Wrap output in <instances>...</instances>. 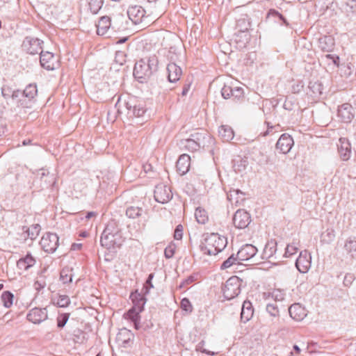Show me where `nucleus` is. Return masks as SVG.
Returning <instances> with one entry per match:
<instances>
[{
	"instance_id": "obj_1",
	"label": "nucleus",
	"mask_w": 356,
	"mask_h": 356,
	"mask_svg": "<svg viewBox=\"0 0 356 356\" xmlns=\"http://www.w3.org/2000/svg\"><path fill=\"white\" fill-rule=\"evenodd\" d=\"M227 238L218 233H204L202 236L200 245L204 254L216 255L227 246Z\"/></svg>"
},
{
	"instance_id": "obj_2",
	"label": "nucleus",
	"mask_w": 356,
	"mask_h": 356,
	"mask_svg": "<svg viewBox=\"0 0 356 356\" xmlns=\"http://www.w3.org/2000/svg\"><path fill=\"white\" fill-rule=\"evenodd\" d=\"M159 60L156 55L142 58L134 65L133 74L139 82L146 81L154 72L157 71Z\"/></svg>"
},
{
	"instance_id": "obj_3",
	"label": "nucleus",
	"mask_w": 356,
	"mask_h": 356,
	"mask_svg": "<svg viewBox=\"0 0 356 356\" xmlns=\"http://www.w3.org/2000/svg\"><path fill=\"white\" fill-rule=\"evenodd\" d=\"M100 243L102 246L108 250L120 248L122 245V236L114 222H110L106 225L102 234Z\"/></svg>"
},
{
	"instance_id": "obj_4",
	"label": "nucleus",
	"mask_w": 356,
	"mask_h": 356,
	"mask_svg": "<svg viewBox=\"0 0 356 356\" xmlns=\"http://www.w3.org/2000/svg\"><path fill=\"white\" fill-rule=\"evenodd\" d=\"M115 107L119 113L127 112V115L129 118H139L143 116L146 112V109L143 103L138 102L134 98H129L127 101H122L119 97L115 104Z\"/></svg>"
},
{
	"instance_id": "obj_5",
	"label": "nucleus",
	"mask_w": 356,
	"mask_h": 356,
	"mask_svg": "<svg viewBox=\"0 0 356 356\" xmlns=\"http://www.w3.org/2000/svg\"><path fill=\"white\" fill-rule=\"evenodd\" d=\"M242 282V280L237 276L229 277L222 288L224 297L227 300H231L238 296L241 293Z\"/></svg>"
},
{
	"instance_id": "obj_6",
	"label": "nucleus",
	"mask_w": 356,
	"mask_h": 356,
	"mask_svg": "<svg viewBox=\"0 0 356 356\" xmlns=\"http://www.w3.org/2000/svg\"><path fill=\"white\" fill-rule=\"evenodd\" d=\"M257 248L252 244H245L238 250V259L241 261H250L253 264L259 263L257 259Z\"/></svg>"
},
{
	"instance_id": "obj_7",
	"label": "nucleus",
	"mask_w": 356,
	"mask_h": 356,
	"mask_svg": "<svg viewBox=\"0 0 356 356\" xmlns=\"http://www.w3.org/2000/svg\"><path fill=\"white\" fill-rule=\"evenodd\" d=\"M40 244L44 251L49 253H53L56 250L58 246V236L54 233H46L42 237Z\"/></svg>"
},
{
	"instance_id": "obj_8",
	"label": "nucleus",
	"mask_w": 356,
	"mask_h": 356,
	"mask_svg": "<svg viewBox=\"0 0 356 356\" xmlns=\"http://www.w3.org/2000/svg\"><path fill=\"white\" fill-rule=\"evenodd\" d=\"M129 19L134 24H140L145 22L147 18L145 10L140 6H130L127 11Z\"/></svg>"
},
{
	"instance_id": "obj_9",
	"label": "nucleus",
	"mask_w": 356,
	"mask_h": 356,
	"mask_svg": "<svg viewBox=\"0 0 356 356\" xmlns=\"http://www.w3.org/2000/svg\"><path fill=\"white\" fill-rule=\"evenodd\" d=\"M154 197L156 202L165 204L172 198V193L169 186L159 184L154 189Z\"/></svg>"
},
{
	"instance_id": "obj_10",
	"label": "nucleus",
	"mask_w": 356,
	"mask_h": 356,
	"mask_svg": "<svg viewBox=\"0 0 356 356\" xmlns=\"http://www.w3.org/2000/svg\"><path fill=\"white\" fill-rule=\"evenodd\" d=\"M42 41L38 38L26 37L23 41L22 47L27 53L35 55L40 54L41 51H42Z\"/></svg>"
},
{
	"instance_id": "obj_11",
	"label": "nucleus",
	"mask_w": 356,
	"mask_h": 356,
	"mask_svg": "<svg viewBox=\"0 0 356 356\" xmlns=\"http://www.w3.org/2000/svg\"><path fill=\"white\" fill-rule=\"evenodd\" d=\"M277 241L275 239H270L268 241L263 250L261 258V259L269 260L270 262H276L277 261V257L276 255L277 252Z\"/></svg>"
},
{
	"instance_id": "obj_12",
	"label": "nucleus",
	"mask_w": 356,
	"mask_h": 356,
	"mask_svg": "<svg viewBox=\"0 0 356 356\" xmlns=\"http://www.w3.org/2000/svg\"><path fill=\"white\" fill-rule=\"evenodd\" d=\"M312 256L307 251H301L296 261V266L301 273H306L311 267Z\"/></svg>"
},
{
	"instance_id": "obj_13",
	"label": "nucleus",
	"mask_w": 356,
	"mask_h": 356,
	"mask_svg": "<svg viewBox=\"0 0 356 356\" xmlns=\"http://www.w3.org/2000/svg\"><path fill=\"white\" fill-rule=\"evenodd\" d=\"M197 142L199 149L200 148L210 147L214 144V138L207 131L196 132L191 134Z\"/></svg>"
},
{
	"instance_id": "obj_14",
	"label": "nucleus",
	"mask_w": 356,
	"mask_h": 356,
	"mask_svg": "<svg viewBox=\"0 0 356 356\" xmlns=\"http://www.w3.org/2000/svg\"><path fill=\"white\" fill-rule=\"evenodd\" d=\"M250 214L243 209L237 210L233 217L234 226L238 229H244L250 223Z\"/></svg>"
},
{
	"instance_id": "obj_15",
	"label": "nucleus",
	"mask_w": 356,
	"mask_h": 356,
	"mask_svg": "<svg viewBox=\"0 0 356 356\" xmlns=\"http://www.w3.org/2000/svg\"><path fill=\"white\" fill-rule=\"evenodd\" d=\"M337 116L342 122L349 123L354 118V108L350 104H343L338 108Z\"/></svg>"
},
{
	"instance_id": "obj_16",
	"label": "nucleus",
	"mask_w": 356,
	"mask_h": 356,
	"mask_svg": "<svg viewBox=\"0 0 356 356\" xmlns=\"http://www.w3.org/2000/svg\"><path fill=\"white\" fill-rule=\"evenodd\" d=\"M293 145V140L292 137L287 134H283L278 139L275 147L282 154H287Z\"/></svg>"
},
{
	"instance_id": "obj_17",
	"label": "nucleus",
	"mask_w": 356,
	"mask_h": 356,
	"mask_svg": "<svg viewBox=\"0 0 356 356\" xmlns=\"http://www.w3.org/2000/svg\"><path fill=\"white\" fill-rule=\"evenodd\" d=\"M48 318L47 308L35 307L27 314V319L35 324H39Z\"/></svg>"
},
{
	"instance_id": "obj_18",
	"label": "nucleus",
	"mask_w": 356,
	"mask_h": 356,
	"mask_svg": "<svg viewBox=\"0 0 356 356\" xmlns=\"http://www.w3.org/2000/svg\"><path fill=\"white\" fill-rule=\"evenodd\" d=\"M337 146L341 159L343 161H348L351 155V145L349 140L346 138H340Z\"/></svg>"
},
{
	"instance_id": "obj_19",
	"label": "nucleus",
	"mask_w": 356,
	"mask_h": 356,
	"mask_svg": "<svg viewBox=\"0 0 356 356\" xmlns=\"http://www.w3.org/2000/svg\"><path fill=\"white\" fill-rule=\"evenodd\" d=\"M40 55V62L41 66L47 70H54L56 61L54 55L49 51H41Z\"/></svg>"
},
{
	"instance_id": "obj_20",
	"label": "nucleus",
	"mask_w": 356,
	"mask_h": 356,
	"mask_svg": "<svg viewBox=\"0 0 356 356\" xmlns=\"http://www.w3.org/2000/svg\"><path fill=\"white\" fill-rule=\"evenodd\" d=\"M190 164V156L186 154H181L176 163L177 171L180 175H185L189 170Z\"/></svg>"
},
{
	"instance_id": "obj_21",
	"label": "nucleus",
	"mask_w": 356,
	"mask_h": 356,
	"mask_svg": "<svg viewBox=\"0 0 356 356\" xmlns=\"http://www.w3.org/2000/svg\"><path fill=\"white\" fill-rule=\"evenodd\" d=\"M168 79L170 82L174 83L179 80L182 70L175 63L171 62L167 66Z\"/></svg>"
},
{
	"instance_id": "obj_22",
	"label": "nucleus",
	"mask_w": 356,
	"mask_h": 356,
	"mask_svg": "<svg viewBox=\"0 0 356 356\" xmlns=\"http://www.w3.org/2000/svg\"><path fill=\"white\" fill-rule=\"evenodd\" d=\"M133 333L131 332V330L125 327L120 329L116 337L117 341L119 343V344L123 346L124 347L129 346V343L133 340Z\"/></svg>"
},
{
	"instance_id": "obj_23",
	"label": "nucleus",
	"mask_w": 356,
	"mask_h": 356,
	"mask_svg": "<svg viewBox=\"0 0 356 356\" xmlns=\"http://www.w3.org/2000/svg\"><path fill=\"white\" fill-rule=\"evenodd\" d=\"M36 263L35 259L31 253H27L24 257L17 261V267L19 270H27L33 267Z\"/></svg>"
},
{
	"instance_id": "obj_24",
	"label": "nucleus",
	"mask_w": 356,
	"mask_h": 356,
	"mask_svg": "<svg viewBox=\"0 0 356 356\" xmlns=\"http://www.w3.org/2000/svg\"><path fill=\"white\" fill-rule=\"evenodd\" d=\"M334 44V39L331 35H323L318 39V47L323 51L331 52Z\"/></svg>"
},
{
	"instance_id": "obj_25",
	"label": "nucleus",
	"mask_w": 356,
	"mask_h": 356,
	"mask_svg": "<svg viewBox=\"0 0 356 356\" xmlns=\"http://www.w3.org/2000/svg\"><path fill=\"white\" fill-rule=\"evenodd\" d=\"M254 314V309L252 303L249 300H245L243 303L241 312V321L245 323L249 321Z\"/></svg>"
},
{
	"instance_id": "obj_26",
	"label": "nucleus",
	"mask_w": 356,
	"mask_h": 356,
	"mask_svg": "<svg viewBox=\"0 0 356 356\" xmlns=\"http://www.w3.org/2000/svg\"><path fill=\"white\" fill-rule=\"evenodd\" d=\"M130 298L133 302L132 307L136 308L139 312H143L146 302V298L144 297V295L136 291L131 293Z\"/></svg>"
},
{
	"instance_id": "obj_27",
	"label": "nucleus",
	"mask_w": 356,
	"mask_h": 356,
	"mask_svg": "<svg viewBox=\"0 0 356 356\" xmlns=\"http://www.w3.org/2000/svg\"><path fill=\"white\" fill-rule=\"evenodd\" d=\"M290 316L297 321H300L306 316L305 309L300 306V304H293L289 308Z\"/></svg>"
},
{
	"instance_id": "obj_28",
	"label": "nucleus",
	"mask_w": 356,
	"mask_h": 356,
	"mask_svg": "<svg viewBox=\"0 0 356 356\" xmlns=\"http://www.w3.org/2000/svg\"><path fill=\"white\" fill-rule=\"evenodd\" d=\"M343 248L352 259L356 260V237L348 238L345 241Z\"/></svg>"
},
{
	"instance_id": "obj_29",
	"label": "nucleus",
	"mask_w": 356,
	"mask_h": 356,
	"mask_svg": "<svg viewBox=\"0 0 356 356\" xmlns=\"http://www.w3.org/2000/svg\"><path fill=\"white\" fill-rule=\"evenodd\" d=\"M111 26V19L108 16H103L100 18L97 24V33L99 35H104Z\"/></svg>"
},
{
	"instance_id": "obj_30",
	"label": "nucleus",
	"mask_w": 356,
	"mask_h": 356,
	"mask_svg": "<svg viewBox=\"0 0 356 356\" xmlns=\"http://www.w3.org/2000/svg\"><path fill=\"white\" fill-rule=\"evenodd\" d=\"M219 136L225 142H229L234 138V131L229 126L222 125L218 130Z\"/></svg>"
},
{
	"instance_id": "obj_31",
	"label": "nucleus",
	"mask_w": 356,
	"mask_h": 356,
	"mask_svg": "<svg viewBox=\"0 0 356 356\" xmlns=\"http://www.w3.org/2000/svg\"><path fill=\"white\" fill-rule=\"evenodd\" d=\"M179 145L181 148L185 149L190 152H195L199 150L197 142L191 136L189 138L180 140Z\"/></svg>"
},
{
	"instance_id": "obj_32",
	"label": "nucleus",
	"mask_w": 356,
	"mask_h": 356,
	"mask_svg": "<svg viewBox=\"0 0 356 356\" xmlns=\"http://www.w3.org/2000/svg\"><path fill=\"white\" fill-rule=\"evenodd\" d=\"M146 210L140 207L130 206L126 209V216L129 218H137L146 214Z\"/></svg>"
},
{
	"instance_id": "obj_33",
	"label": "nucleus",
	"mask_w": 356,
	"mask_h": 356,
	"mask_svg": "<svg viewBox=\"0 0 356 356\" xmlns=\"http://www.w3.org/2000/svg\"><path fill=\"white\" fill-rule=\"evenodd\" d=\"M38 175L40 177L42 181L44 183V186L48 187L54 183V177L53 175H50L49 172L45 169H40Z\"/></svg>"
},
{
	"instance_id": "obj_34",
	"label": "nucleus",
	"mask_w": 356,
	"mask_h": 356,
	"mask_svg": "<svg viewBox=\"0 0 356 356\" xmlns=\"http://www.w3.org/2000/svg\"><path fill=\"white\" fill-rule=\"evenodd\" d=\"M248 165V161L246 158H241L237 156L233 160V168L235 172H241L244 171Z\"/></svg>"
},
{
	"instance_id": "obj_35",
	"label": "nucleus",
	"mask_w": 356,
	"mask_h": 356,
	"mask_svg": "<svg viewBox=\"0 0 356 356\" xmlns=\"http://www.w3.org/2000/svg\"><path fill=\"white\" fill-rule=\"evenodd\" d=\"M195 217L199 224L204 225L209 220V216L205 209L197 207L195 212Z\"/></svg>"
},
{
	"instance_id": "obj_36",
	"label": "nucleus",
	"mask_w": 356,
	"mask_h": 356,
	"mask_svg": "<svg viewBox=\"0 0 356 356\" xmlns=\"http://www.w3.org/2000/svg\"><path fill=\"white\" fill-rule=\"evenodd\" d=\"M335 238V231L333 228H327L322 233L321 241L323 243L330 244Z\"/></svg>"
},
{
	"instance_id": "obj_37",
	"label": "nucleus",
	"mask_w": 356,
	"mask_h": 356,
	"mask_svg": "<svg viewBox=\"0 0 356 356\" xmlns=\"http://www.w3.org/2000/svg\"><path fill=\"white\" fill-rule=\"evenodd\" d=\"M3 305L6 308H10L13 305L14 295L9 291H3L1 296Z\"/></svg>"
},
{
	"instance_id": "obj_38",
	"label": "nucleus",
	"mask_w": 356,
	"mask_h": 356,
	"mask_svg": "<svg viewBox=\"0 0 356 356\" xmlns=\"http://www.w3.org/2000/svg\"><path fill=\"white\" fill-rule=\"evenodd\" d=\"M236 264H241V261L238 259V254L236 255L232 254L225 261H223V263L221 264L220 268L227 269Z\"/></svg>"
},
{
	"instance_id": "obj_39",
	"label": "nucleus",
	"mask_w": 356,
	"mask_h": 356,
	"mask_svg": "<svg viewBox=\"0 0 356 356\" xmlns=\"http://www.w3.org/2000/svg\"><path fill=\"white\" fill-rule=\"evenodd\" d=\"M72 270L65 268L60 271V280L63 284L70 283L72 281Z\"/></svg>"
},
{
	"instance_id": "obj_40",
	"label": "nucleus",
	"mask_w": 356,
	"mask_h": 356,
	"mask_svg": "<svg viewBox=\"0 0 356 356\" xmlns=\"http://www.w3.org/2000/svg\"><path fill=\"white\" fill-rule=\"evenodd\" d=\"M40 230V225L39 224H34L29 227L26 232L30 239L35 240L39 235Z\"/></svg>"
},
{
	"instance_id": "obj_41",
	"label": "nucleus",
	"mask_w": 356,
	"mask_h": 356,
	"mask_svg": "<svg viewBox=\"0 0 356 356\" xmlns=\"http://www.w3.org/2000/svg\"><path fill=\"white\" fill-rule=\"evenodd\" d=\"M141 312L138 311L136 308L131 307L128 310L127 312L124 313L123 317L124 319L130 320L131 321L140 320V313Z\"/></svg>"
},
{
	"instance_id": "obj_42",
	"label": "nucleus",
	"mask_w": 356,
	"mask_h": 356,
	"mask_svg": "<svg viewBox=\"0 0 356 356\" xmlns=\"http://www.w3.org/2000/svg\"><path fill=\"white\" fill-rule=\"evenodd\" d=\"M38 90L35 84H29L26 87L24 90L22 94L24 97L29 98V99H33L35 96L37 95Z\"/></svg>"
},
{
	"instance_id": "obj_43",
	"label": "nucleus",
	"mask_w": 356,
	"mask_h": 356,
	"mask_svg": "<svg viewBox=\"0 0 356 356\" xmlns=\"http://www.w3.org/2000/svg\"><path fill=\"white\" fill-rule=\"evenodd\" d=\"M298 250H299L298 243L293 242L290 244H288L285 249V253H284V257H291L293 254H296Z\"/></svg>"
},
{
	"instance_id": "obj_44",
	"label": "nucleus",
	"mask_w": 356,
	"mask_h": 356,
	"mask_svg": "<svg viewBox=\"0 0 356 356\" xmlns=\"http://www.w3.org/2000/svg\"><path fill=\"white\" fill-rule=\"evenodd\" d=\"M104 3V0H89V8L92 14H97L101 9Z\"/></svg>"
},
{
	"instance_id": "obj_45",
	"label": "nucleus",
	"mask_w": 356,
	"mask_h": 356,
	"mask_svg": "<svg viewBox=\"0 0 356 356\" xmlns=\"http://www.w3.org/2000/svg\"><path fill=\"white\" fill-rule=\"evenodd\" d=\"M70 303V298L66 295H58L56 305L59 307H66Z\"/></svg>"
},
{
	"instance_id": "obj_46",
	"label": "nucleus",
	"mask_w": 356,
	"mask_h": 356,
	"mask_svg": "<svg viewBox=\"0 0 356 356\" xmlns=\"http://www.w3.org/2000/svg\"><path fill=\"white\" fill-rule=\"evenodd\" d=\"M232 96L235 100H241L244 98V91L243 89L241 87H234L233 88Z\"/></svg>"
},
{
	"instance_id": "obj_47",
	"label": "nucleus",
	"mask_w": 356,
	"mask_h": 356,
	"mask_svg": "<svg viewBox=\"0 0 356 356\" xmlns=\"http://www.w3.org/2000/svg\"><path fill=\"white\" fill-rule=\"evenodd\" d=\"M70 317V314L63 313L60 314L57 317V326L59 328H63L67 323Z\"/></svg>"
},
{
	"instance_id": "obj_48",
	"label": "nucleus",
	"mask_w": 356,
	"mask_h": 356,
	"mask_svg": "<svg viewBox=\"0 0 356 356\" xmlns=\"http://www.w3.org/2000/svg\"><path fill=\"white\" fill-rule=\"evenodd\" d=\"M176 245L171 242L164 250V255L166 259L172 258L175 252Z\"/></svg>"
},
{
	"instance_id": "obj_49",
	"label": "nucleus",
	"mask_w": 356,
	"mask_h": 356,
	"mask_svg": "<svg viewBox=\"0 0 356 356\" xmlns=\"http://www.w3.org/2000/svg\"><path fill=\"white\" fill-rule=\"evenodd\" d=\"M272 298L275 301H282L284 299L285 293L281 289H274L270 293Z\"/></svg>"
},
{
	"instance_id": "obj_50",
	"label": "nucleus",
	"mask_w": 356,
	"mask_h": 356,
	"mask_svg": "<svg viewBox=\"0 0 356 356\" xmlns=\"http://www.w3.org/2000/svg\"><path fill=\"white\" fill-rule=\"evenodd\" d=\"M154 273H150L148 275V278L146 280V282L143 286V291L144 294H147L149 292L150 289L154 287L152 282V280L154 278Z\"/></svg>"
},
{
	"instance_id": "obj_51",
	"label": "nucleus",
	"mask_w": 356,
	"mask_h": 356,
	"mask_svg": "<svg viewBox=\"0 0 356 356\" xmlns=\"http://www.w3.org/2000/svg\"><path fill=\"white\" fill-rule=\"evenodd\" d=\"M345 10L346 13H356V0H348L345 3Z\"/></svg>"
},
{
	"instance_id": "obj_52",
	"label": "nucleus",
	"mask_w": 356,
	"mask_h": 356,
	"mask_svg": "<svg viewBox=\"0 0 356 356\" xmlns=\"http://www.w3.org/2000/svg\"><path fill=\"white\" fill-rule=\"evenodd\" d=\"M266 311L271 316L275 317L279 315L278 307L275 304L268 303L266 305Z\"/></svg>"
},
{
	"instance_id": "obj_53",
	"label": "nucleus",
	"mask_w": 356,
	"mask_h": 356,
	"mask_svg": "<svg viewBox=\"0 0 356 356\" xmlns=\"http://www.w3.org/2000/svg\"><path fill=\"white\" fill-rule=\"evenodd\" d=\"M233 87L225 85L221 90V95L225 99L231 98Z\"/></svg>"
},
{
	"instance_id": "obj_54",
	"label": "nucleus",
	"mask_w": 356,
	"mask_h": 356,
	"mask_svg": "<svg viewBox=\"0 0 356 356\" xmlns=\"http://www.w3.org/2000/svg\"><path fill=\"white\" fill-rule=\"evenodd\" d=\"M181 307L183 310L186 311V312H191L193 309L191 302L186 298H183L181 300Z\"/></svg>"
},
{
	"instance_id": "obj_55",
	"label": "nucleus",
	"mask_w": 356,
	"mask_h": 356,
	"mask_svg": "<svg viewBox=\"0 0 356 356\" xmlns=\"http://www.w3.org/2000/svg\"><path fill=\"white\" fill-rule=\"evenodd\" d=\"M355 280V276L353 273H346L344 279H343V284L346 286H350L354 280Z\"/></svg>"
},
{
	"instance_id": "obj_56",
	"label": "nucleus",
	"mask_w": 356,
	"mask_h": 356,
	"mask_svg": "<svg viewBox=\"0 0 356 356\" xmlns=\"http://www.w3.org/2000/svg\"><path fill=\"white\" fill-rule=\"evenodd\" d=\"M183 236V227L181 225H179L176 227L175 233H174V238L176 240H180L182 238Z\"/></svg>"
},
{
	"instance_id": "obj_57",
	"label": "nucleus",
	"mask_w": 356,
	"mask_h": 356,
	"mask_svg": "<svg viewBox=\"0 0 356 356\" xmlns=\"http://www.w3.org/2000/svg\"><path fill=\"white\" fill-rule=\"evenodd\" d=\"M268 15L274 16V17H278L280 19L283 21L284 24L286 26L289 25V23L287 22V21L284 18V17L282 14H280L279 12H277V10H270V11L268 13Z\"/></svg>"
},
{
	"instance_id": "obj_58",
	"label": "nucleus",
	"mask_w": 356,
	"mask_h": 356,
	"mask_svg": "<svg viewBox=\"0 0 356 356\" xmlns=\"http://www.w3.org/2000/svg\"><path fill=\"white\" fill-rule=\"evenodd\" d=\"M195 280L194 277L191 275L188 277L186 280H183L181 283L179 284V288H185L187 285L191 284Z\"/></svg>"
},
{
	"instance_id": "obj_59",
	"label": "nucleus",
	"mask_w": 356,
	"mask_h": 356,
	"mask_svg": "<svg viewBox=\"0 0 356 356\" xmlns=\"http://www.w3.org/2000/svg\"><path fill=\"white\" fill-rule=\"evenodd\" d=\"M1 95L2 96L5 98V99H7L9 97H11V90L10 88H5V87H3L1 88Z\"/></svg>"
},
{
	"instance_id": "obj_60",
	"label": "nucleus",
	"mask_w": 356,
	"mask_h": 356,
	"mask_svg": "<svg viewBox=\"0 0 356 356\" xmlns=\"http://www.w3.org/2000/svg\"><path fill=\"white\" fill-rule=\"evenodd\" d=\"M326 58H327L329 59H332L334 64H335L336 65H339V56H333L331 54H327Z\"/></svg>"
},
{
	"instance_id": "obj_61",
	"label": "nucleus",
	"mask_w": 356,
	"mask_h": 356,
	"mask_svg": "<svg viewBox=\"0 0 356 356\" xmlns=\"http://www.w3.org/2000/svg\"><path fill=\"white\" fill-rule=\"evenodd\" d=\"M21 94V92L19 90H14L11 91V97L13 99H16L19 97V95Z\"/></svg>"
},
{
	"instance_id": "obj_62",
	"label": "nucleus",
	"mask_w": 356,
	"mask_h": 356,
	"mask_svg": "<svg viewBox=\"0 0 356 356\" xmlns=\"http://www.w3.org/2000/svg\"><path fill=\"white\" fill-rule=\"evenodd\" d=\"M82 245L81 243H73L72 245L71 249L73 250H79L81 249Z\"/></svg>"
},
{
	"instance_id": "obj_63",
	"label": "nucleus",
	"mask_w": 356,
	"mask_h": 356,
	"mask_svg": "<svg viewBox=\"0 0 356 356\" xmlns=\"http://www.w3.org/2000/svg\"><path fill=\"white\" fill-rule=\"evenodd\" d=\"M189 88H190V86L189 85H185L184 86L182 92H181V94H182L183 96L186 95V94L188 92Z\"/></svg>"
},
{
	"instance_id": "obj_64",
	"label": "nucleus",
	"mask_w": 356,
	"mask_h": 356,
	"mask_svg": "<svg viewBox=\"0 0 356 356\" xmlns=\"http://www.w3.org/2000/svg\"><path fill=\"white\" fill-rule=\"evenodd\" d=\"M35 285L36 289H43L45 286L44 284H41L40 281H36Z\"/></svg>"
}]
</instances>
